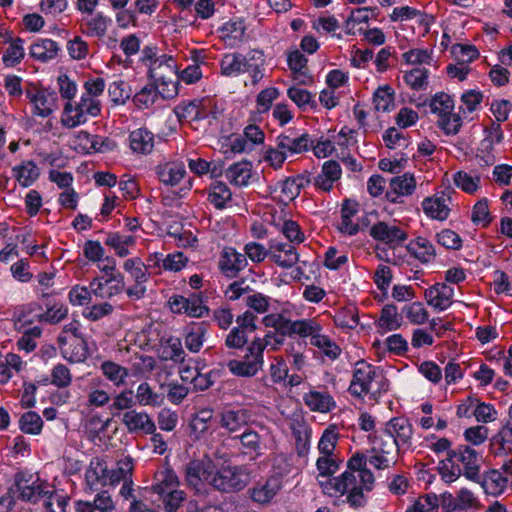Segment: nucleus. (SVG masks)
<instances>
[{"label":"nucleus","instance_id":"obj_1","mask_svg":"<svg viewBox=\"0 0 512 512\" xmlns=\"http://www.w3.org/2000/svg\"><path fill=\"white\" fill-rule=\"evenodd\" d=\"M367 459L364 454L356 453L347 462V470L333 479L320 480L325 494L331 497L347 495V502L353 508L366 504L364 492L373 489L374 475L366 468Z\"/></svg>","mask_w":512,"mask_h":512},{"label":"nucleus","instance_id":"obj_2","mask_svg":"<svg viewBox=\"0 0 512 512\" xmlns=\"http://www.w3.org/2000/svg\"><path fill=\"white\" fill-rule=\"evenodd\" d=\"M439 473L447 483L456 481L461 475L479 483L480 455L475 449L467 445H460L449 451L448 457L439 462Z\"/></svg>","mask_w":512,"mask_h":512},{"label":"nucleus","instance_id":"obj_3","mask_svg":"<svg viewBox=\"0 0 512 512\" xmlns=\"http://www.w3.org/2000/svg\"><path fill=\"white\" fill-rule=\"evenodd\" d=\"M284 343L282 336L275 330L269 331L263 338L256 337L247 347V352L241 360L232 359L227 363V368L237 377L250 378L255 376L263 367V352L267 346L276 349Z\"/></svg>","mask_w":512,"mask_h":512},{"label":"nucleus","instance_id":"obj_4","mask_svg":"<svg viewBox=\"0 0 512 512\" xmlns=\"http://www.w3.org/2000/svg\"><path fill=\"white\" fill-rule=\"evenodd\" d=\"M313 141L308 133L287 129L276 137V146L265 151L264 160L275 169L281 168L289 156L301 154L310 149Z\"/></svg>","mask_w":512,"mask_h":512},{"label":"nucleus","instance_id":"obj_5","mask_svg":"<svg viewBox=\"0 0 512 512\" xmlns=\"http://www.w3.org/2000/svg\"><path fill=\"white\" fill-rule=\"evenodd\" d=\"M264 63L263 52L251 50L246 55L238 52L225 54L220 62V67L221 73L227 77L247 72L252 78V83L256 85L263 78Z\"/></svg>","mask_w":512,"mask_h":512},{"label":"nucleus","instance_id":"obj_6","mask_svg":"<svg viewBox=\"0 0 512 512\" xmlns=\"http://www.w3.org/2000/svg\"><path fill=\"white\" fill-rule=\"evenodd\" d=\"M250 471L245 465H227L219 470L213 468L210 486L222 493L243 490L249 483Z\"/></svg>","mask_w":512,"mask_h":512},{"label":"nucleus","instance_id":"obj_7","mask_svg":"<svg viewBox=\"0 0 512 512\" xmlns=\"http://www.w3.org/2000/svg\"><path fill=\"white\" fill-rule=\"evenodd\" d=\"M14 488L17 499L36 504L43 498H50L53 491L46 481L27 471H19L14 476Z\"/></svg>","mask_w":512,"mask_h":512},{"label":"nucleus","instance_id":"obj_8","mask_svg":"<svg viewBox=\"0 0 512 512\" xmlns=\"http://www.w3.org/2000/svg\"><path fill=\"white\" fill-rule=\"evenodd\" d=\"M101 112V103L93 97L81 96L80 101L76 103L67 102L64 105L61 117L63 126L72 129L85 124L88 116L97 117Z\"/></svg>","mask_w":512,"mask_h":512},{"label":"nucleus","instance_id":"obj_9","mask_svg":"<svg viewBox=\"0 0 512 512\" xmlns=\"http://www.w3.org/2000/svg\"><path fill=\"white\" fill-rule=\"evenodd\" d=\"M377 369L367 363L365 360H360L355 363L353 370V378L350 383L348 391L351 395L356 397H362L363 395L371 393L376 395L380 392V389H373L374 385L378 383L379 378Z\"/></svg>","mask_w":512,"mask_h":512},{"label":"nucleus","instance_id":"obj_10","mask_svg":"<svg viewBox=\"0 0 512 512\" xmlns=\"http://www.w3.org/2000/svg\"><path fill=\"white\" fill-rule=\"evenodd\" d=\"M215 465L210 458L191 459L182 466L185 485L200 492L204 484H210Z\"/></svg>","mask_w":512,"mask_h":512},{"label":"nucleus","instance_id":"obj_11","mask_svg":"<svg viewBox=\"0 0 512 512\" xmlns=\"http://www.w3.org/2000/svg\"><path fill=\"white\" fill-rule=\"evenodd\" d=\"M124 270L130 275L134 281V285L125 288L127 296L134 300L144 297L147 289L146 282L149 279L150 272L147 271L145 263L139 257L127 259L123 264Z\"/></svg>","mask_w":512,"mask_h":512},{"label":"nucleus","instance_id":"obj_12","mask_svg":"<svg viewBox=\"0 0 512 512\" xmlns=\"http://www.w3.org/2000/svg\"><path fill=\"white\" fill-rule=\"evenodd\" d=\"M173 313L186 314L189 317L201 318L209 314V308L204 305L202 293H191L189 297L182 295L171 296L168 301Z\"/></svg>","mask_w":512,"mask_h":512},{"label":"nucleus","instance_id":"obj_13","mask_svg":"<svg viewBox=\"0 0 512 512\" xmlns=\"http://www.w3.org/2000/svg\"><path fill=\"white\" fill-rule=\"evenodd\" d=\"M26 97L33 104L35 114L41 117L49 116L57 107L55 91L31 87L26 89Z\"/></svg>","mask_w":512,"mask_h":512},{"label":"nucleus","instance_id":"obj_14","mask_svg":"<svg viewBox=\"0 0 512 512\" xmlns=\"http://www.w3.org/2000/svg\"><path fill=\"white\" fill-rule=\"evenodd\" d=\"M283 481L280 475H271L260 480L248 490L250 498L258 504L270 503L282 489Z\"/></svg>","mask_w":512,"mask_h":512},{"label":"nucleus","instance_id":"obj_15","mask_svg":"<svg viewBox=\"0 0 512 512\" xmlns=\"http://www.w3.org/2000/svg\"><path fill=\"white\" fill-rule=\"evenodd\" d=\"M316 328L317 320L315 318L291 320L284 316L283 320L280 321L276 331L282 336V339H284L286 336H299L301 338H308Z\"/></svg>","mask_w":512,"mask_h":512},{"label":"nucleus","instance_id":"obj_16","mask_svg":"<svg viewBox=\"0 0 512 512\" xmlns=\"http://www.w3.org/2000/svg\"><path fill=\"white\" fill-rule=\"evenodd\" d=\"M61 354L71 363L84 362L88 356V346L84 337L69 339L66 335L57 338Z\"/></svg>","mask_w":512,"mask_h":512},{"label":"nucleus","instance_id":"obj_17","mask_svg":"<svg viewBox=\"0 0 512 512\" xmlns=\"http://www.w3.org/2000/svg\"><path fill=\"white\" fill-rule=\"evenodd\" d=\"M370 236L390 247L398 246L407 239V233L403 229L383 221L377 222L370 228Z\"/></svg>","mask_w":512,"mask_h":512},{"label":"nucleus","instance_id":"obj_18","mask_svg":"<svg viewBox=\"0 0 512 512\" xmlns=\"http://www.w3.org/2000/svg\"><path fill=\"white\" fill-rule=\"evenodd\" d=\"M269 252L271 260L282 268H291L299 260V254L292 243L272 239L269 241Z\"/></svg>","mask_w":512,"mask_h":512},{"label":"nucleus","instance_id":"obj_19","mask_svg":"<svg viewBox=\"0 0 512 512\" xmlns=\"http://www.w3.org/2000/svg\"><path fill=\"white\" fill-rule=\"evenodd\" d=\"M248 265L246 256L235 248L225 247L220 255L218 266L220 271L229 278L236 277Z\"/></svg>","mask_w":512,"mask_h":512},{"label":"nucleus","instance_id":"obj_20","mask_svg":"<svg viewBox=\"0 0 512 512\" xmlns=\"http://www.w3.org/2000/svg\"><path fill=\"white\" fill-rule=\"evenodd\" d=\"M412 435V425L406 418L395 417L385 425L384 436H391L404 450L411 447Z\"/></svg>","mask_w":512,"mask_h":512},{"label":"nucleus","instance_id":"obj_21","mask_svg":"<svg viewBox=\"0 0 512 512\" xmlns=\"http://www.w3.org/2000/svg\"><path fill=\"white\" fill-rule=\"evenodd\" d=\"M452 199L449 194L442 191L433 197L426 198L423 203L424 213L431 219L444 221L449 217Z\"/></svg>","mask_w":512,"mask_h":512},{"label":"nucleus","instance_id":"obj_22","mask_svg":"<svg viewBox=\"0 0 512 512\" xmlns=\"http://www.w3.org/2000/svg\"><path fill=\"white\" fill-rule=\"evenodd\" d=\"M235 439H239L241 451L245 455H249L251 459H257L264 455L266 445L263 436L251 428H246Z\"/></svg>","mask_w":512,"mask_h":512},{"label":"nucleus","instance_id":"obj_23","mask_svg":"<svg viewBox=\"0 0 512 512\" xmlns=\"http://www.w3.org/2000/svg\"><path fill=\"white\" fill-rule=\"evenodd\" d=\"M454 289L446 283H436L425 291L428 305L443 311L452 304Z\"/></svg>","mask_w":512,"mask_h":512},{"label":"nucleus","instance_id":"obj_24","mask_svg":"<svg viewBox=\"0 0 512 512\" xmlns=\"http://www.w3.org/2000/svg\"><path fill=\"white\" fill-rule=\"evenodd\" d=\"M177 75L176 62L172 56L162 54L149 63V77L153 82L175 78Z\"/></svg>","mask_w":512,"mask_h":512},{"label":"nucleus","instance_id":"obj_25","mask_svg":"<svg viewBox=\"0 0 512 512\" xmlns=\"http://www.w3.org/2000/svg\"><path fill=\"white\" fill-rule=\"evenodd\" d=\"M122 422L130 433L143 432L147 434L156 431L154 421L145 412L127 411L123 414Z\"/></svg>","mask_w":512,"mask_h":512},{"label":"nucleus","instance_id":"obj_26","mask_svg":"<svg viewBox=\"0 0 512 512\" xmlns=\"http://www.w3.org/2000/svg\"><path fill=\"white\" fill-rule=\"evenodd\" d=\"M416 188V180L413 174L405 173L390 181V190L386 192V198L392 203H398L401 196L411 195Z\"/></svg>","mask_w":512,"mask_h":512},{"label":"nucleus","instance_id":"obj_27","mask_svg":"<svg viewBox=\"0 0 512 512\" xmlns=\"http://www.w3.org/2000/svg\"><path fill=\"white\" fill-rule=\"evenodd\" d=\"M180 480L177 473L169 466H164L155 473L152 491L158 495L179 490Z\"/></svg>","mask_w":512,"mask_h":512},{"label":"nucleus","instance_id":"obj_28","mask_svg":"<svg viewBox=\"0 0 512 512\" xmlns=\"http://www.w3.org/2000/svg\"><path fill=\"white\" fill-rule=\"evenodd\" d=\"M85 480L90 491H95L99 486H105L109 482L108 467L104 460L93 458L85 473Z\"/></svg>","mask_w":512,"mask_h":512},{"label":"nucleus","instance_id":"obj_29","mask_svg":"<svg viewBox=\"0 0 512 512\" xmlns=\"http://www.w3.org/2000/svg\"><path fill=\"white\" fill-rule=\"evenodd\" d=\"M290 429L295 439V449L298 456H307L310 450L311 427L304 420L295 419L291 422Z\"/></svg>","mask_w":512,"mask_h":512},{"label":"nucleus","instance_id":"obj_30","mask_svg":"<svg viewBox=\"0 0 512 512\" xmlns=\"http://www.w3.org/2000/svg\"><path fill=\"white\" fill-rule=\"evenodd\" d=\"M250 414L246 409H224L220 413V426L230 433L240 431L249 422Z\"/></svg>","mask_w":512,"mask_h":512},{"label":"nucleus","instance_id":"obj_31","mask_svg":"<svg viewBox=\"0 0 512 512\" xmlns=\"http://www.w3.org/2000/svg\"><path fill=\"white\" fill-rule=\"evenodd\" d=\"M303 401L314 412L327 413L336 407L333 397L326 391L310 390L303 395Z\"/></svg>","mask_w":512,"mask_h":512},{"label":"nucleus","instance_id":"obj_32","mask_svg":"<svg viewBox=\"0 0 512 512\" xmlns=\"http://www.w3.org/2000/svg\"><path fill=\"white\" fill-rule=\"evenodd\" d=\"M112 23V19L102 12L92 14L90 17L83 19L81 24L82 31L90 37L103 38L109 26Z\"/></svg>","mask_w":512,"mask_h":512},{"label":"nucleus","instance_id":"obj_33","mask_svg":"<svg viewBox=\"0 0 512 512\" xmlns=\"http://www.w3.org/2000/svg\"><path fill=\"white\" fill-rule=\"evenodd\" d=\"M490 451L494 455H507L512 453V421L508 420L491 439Z\"/></svg>","mask_w":512,"mask_h":512},{"label":"nucleus","instance_id":"obj_34","mask_svg":"<svg viewBox=\"0 0 512 512\" xmlns=\"http://www.w3.org/2000/svg\"><path fill=\"white\" fill-rule=\"evenodd\" d=\"M323 328L319 321H317V328L309 335L311 345L319 348L324 355L331 360H335L341 353V348L333 342L328 336L322 334Z\"/></svg>","mask_w":512,"mask_h":512},{"label":"nucleus","instance_id":"obj_35","mask_svg":"<svg viewBox=\"0 0 512 512\" xmlns=\"http://www.w3.org/2000/svg\"><path fill=\"white\" fill-rule=\"evenodd\" d=\"M159 180L169 186L177 185L186 175L185 165L182 162H168L157 167Z\"/></svg>","mask_w":512,"mask_h":512},{"label":"nucleus","instance_id":"obj_36","mask_svg":"<svg viewBox=\"0 0 512 512\" xmlns=\"http://www.w3.org/2000/svg\"><path fill=\"white\" fill-rule=\"evenodd\" d=\"M104 261L105 264L99 265L98 267L100 271L104 272L106 275L104 279L105 284L114 283V285L111 286L112 291L109 293V296L120 294L125 290L124 276L116 272V261L113 257L108 256Z\"/></svg>","mask_w":512,"mask_h":512},{"label":"nucleus","instance_id":"obj_37","mask_svg":"<svg viewBox=\"0 0 512 512\" xmlns=\"http://www.w3.org/2000/svg\"><path fill=\"white\" fill-rule=\"evenodd\" d=\"M130 147L136 153L149 154L154 147V135L145 128L134 130L129 136Z\"/></svg>","mask_w":512,"mask_h":512},{"label":"nucleus","instance_id":"obj_38","mask_svg":"<svg viewBox=\"0 0 512 512\" xmlns=\"http://www.w3.org/2000/svg\"><path fill=\"white\" fill-rule=\"evenodd\" d=\"M58 44L51 39H38L30 47V55L36 60L47 62L55 58L59 51Z\"/></svg>","mask_w":512,"mask_h":512},{"label":"nucleus","instance_id":"obj_39","mask_svg":"<svg viewBox=\"0 0 512 512\" xmlns=\"http://www.w3.org/2000/svg\"><path fill=\"white\" fill-rule=\"evenodd\" d=\"M408 252L422 263H429L436 256L433 244L423 237H418L407 246Z\"/></svg>","mask_w":512,"mask_h":512},{"label":"nucleus","instance_id":"obj_40","mask_svg":"<svg viewBox=\"0 0 512 512\" xmlns=\"http://www.w3.org/2000/svg\"><path fill=\"white\" fill-rule=\"evenodd\" d=\"M225 176L233 185L246 186L252 176L251 164L249 162L234 163L226 170Z\"/></svg>","mask_w":512,"mask_h":512},{"label":"nucleus","instance_id":"obj_41","mask_svg":"<svg viewBox=\"0 0 512 512\" xmlns=\"http://www.w3.org/2000/svg\"><path fill=\"white\" fill-rule=\"evenodd\" d=\"M12 171L14 177L23 187L31 186L40 175L39 168L32 161L23 162L15 166Z\"/></svg>","mask_w":512,"mask_h":512},{"label":"nucleus","instance_id":"obj_42","mask_svg":"<svg viewBox=\"0 0 512 512\" xmlns=\"http://www.w3.org/2000/svg\"><path fill=\"white\" fill-rule=\"evenodd\" d=\"M339 440L338 427L335 424L329 425L322 433L318 442V451L320 455H336L335 449Z\"/></svg>","mask_w":512,"mask_h":512},{"label":"nucleus","instance_id":"obj_43","mask_svg":"<svg viewBox=\"0 0 512 512\" xmlns=\"http://www.w3.org/2000/svg\"><path fill=\"white\" fill-rule=\"evenodd\" d=\"M232 199V193L224 182H215L209 188L208 201L216 208L223 209Z\"/></svg>","mask_w":512,"mask_h":512},{"label":"nucleus","instance_id":"obj_44","mask_svg":"<svg viewBox=\"0 0 512 512\" xmlns=\"http://www.w3.org/2000/svg\"><path fill=\"white\" fill-rule=\"evenodd\" d=\"M402 316L398 313L394 304H387L381 310L378 319V327L386 331L397 330L401 327Z\"/></svg>","mask_w":512,"mask_h":512},{"label":"nucleus","instance_id":"obj_45","mask_svg":"<svg viewBox=\"0 0 512 512\" xmlns=\"http://www.w3.org/2000/svg\"><path fill=\"white\" fill-rule=\"evenodd\" d=\"M507 478L498 470L487 472L480 482L485 491L489 494L497 495L504 491L507 486Z\"/></svg>","mask_w":512,"mask_h":512},{"label":"nucleus","instance_id":"obj_46","mask_svg":"<svg viewBox=\"0 0 512 512\" xmlns=\"http://www.w3.org/2000/svg\"><path fill=\"white\" fill-rule=\"evenodd\" d=\"M73 142L76 145V148H79L81 151L90 153L94 152H102L104 141L101 138L91 135L87 131H79L74 135Z\"/></svg>","mask_w":512,"mask_h":512},{"label":"nucleus","instance_id":"obj_47","mask_svg":"<svg viewBox=\"0 0 512 512\" xmlns=\"http://www.w3.org/2000/svg\"><path fill=\"white\" fill-rule=\"evenodd\" d=\"M135 398L142 406H160L163 402V395L153 391L147 382H142L136 390Z\"/></svg>","mask_w":512,"mask_h":512},{"label":"nucleus","instance_id":"obj_48","mask_svg":"<svg viewBox=\"0 0 512 512\" xmlns=\"http://www.w3.org/2000/svg\"><path fill=\"white\" fill-rule=\"evenodd\" d=\"M159 96L158 87L152 82L134 95L133 102L138 108L147 109L155 103Z\"/></svg>","mask_w":512,"mask_h":512},{"label":"nucleus","instance_id":"obj_49","mask_svg":"<svg viewBox=\"0 0 512 512\" xmlns=\"http://www.w3.org/2000/svg\"><path fill=\"white\" fill-rule=\"evenodd\" d=\"M100 369L103 375L116 386L122 385L128 377V370L112 361H104Z\"/></svg>","mask_w":512,"mask_h":512},{"label":"nucleus","instance_id":"obj_50","mask_svg":"<svg viewBox=\"0 0 512 512\" xmlns=\"http://www.w3.org/2000/svg\"><path fill=\"white\" fill-rule=\"evenodd\" d=\"M373 103L377 111H390L394 105V90L391 86L379 87L373 94Z\"/></svg>","mask_w":512,"mask_h":512},{"label":"nucleus","instance_id":"obj_51","mask_svg":"<svg viewBox=\"0 0 512 512\" xmlns=\"http://www.w3.org/2000/svg\"><path fill=\"white\" fill-rule=\"evenodd\" d=\"M341 463L342 460L337 455H321L316 461L319 476L326 478V480L331 479L330 476L339 470Z\"/></svg>","mask_w":512,"mask_h":512},{"label":"nucleus","instance_id":"obj_52","mask_svg":"<svg viewBox=\"0 0 512 512\" xmlns=\"http://www.w3.org/2000/svg\"><path fill=\"white\" fill-rule=\"evenodd\" d=\"M133 470L132 460L130 457H125L124 459H120L117 462V468L115 470L108 469V484L114 485L119 483L120 481H128V478L131 477Z\"/></svg>","mask_w":512,"mask_h":512},{"label":"nucleus","instance_id":"obj_53","mask_svg":"<svg viewBox=\"0 0 512 512\" xmlns=\"http://www.w3.org/2000/svg\"><path fill=\"white\" fill-rule=\"evenodd\" d=\"M20 430L26 434L37 435L43 427V420L40 415L34 411L24 413L19 420Z\"/></svg>","mask_w":512,"mask_h":512},{"label":"nucleus","instance_id":"obj_54","mask_svg":"<svg viewBox=\"0 0 512 512\" xmlns=\"http://www.w3.org/2000/svg\"><path fill=\"white\" fill-rule=\"evenodd\" d=\"M401 449L399 444L391 436H384L383 431L379 436L374 437L371 453H383L394 456V454L398 453Z\"/></svg>","mask_w":512,"mask_h":512},{"label":"nucleus","instance_id":"obj_55","mask_svg":"<svg viewBox=\"0 0 512 512\" xmlns=\"http://www.w3.org/2000/svg\"><path fill=\"white\" fill-rule=\"evenodd\" d=\"M402 312L409 322L414 325L424 324L429 318V313L421 302H413L409 305H405Z\"/></svg>","mask_w":512,"mask_h":512},{"label":"nucleus","instance_id":"obj_56","mask_svg":"<svg viewBox=\"0 0 512 512\" xmlns=\"http://www.w3.org/2000/svg\"><path fill=\"white\" fill-rule=\"evenodd\" d=\"M454 184L468 194H474L480 185L479 176H471L467 172L458 171L453 177Z\"/></svg>","mask_w":512,"mask_h":512},{"label":"nucleus","instance_id":"obj_57","mask_svg":"<svg viewBox=\"0 0 512 512\" xmlns=\"http://www.w3.org/2000/svg\"><path fill=\"white\" fill-rule=\"evenodd\" d=\"M205 332L204 323H200L186 334L185 346L190 352L197 353L200 351L203 346Z\"/></svg>","mask_w":512,"mask_h":512},{"label":"nucleus","instance_id":"obj_58","mask_svg":"<svg viewBox=\"0 0 512 512\" xmlns=\"http://www.w3.org/2000/svg\"><path fill=\"white\" fill-rule=\"evenodd\" d=\"M405 83L414 90L425 89L428 85V71L424 68L416 67L404 74Z\"/></svg>","mask_w":512,"mask_h":512},{"label":"nucleus","instance_id":"obj_59","mask_svg":"<svg viewBox=\"0 0 512 512\" xmlns=\"http://www.w3.org/2000/svg\"><path fill=\"white\" fill-rule=\"evenodd\" d=\"M430 108L432 113L437 114L438 117L445 116L453 111L454 101L448 94L439 93L432 98Z\"/></svg>","mask_w":512,"mask_h":512},{"label":"nucleus","instance_id":"obj_60","mask_svg":"<svg viewBox=\"0 0 512 512\" xmlns=\"http://www.w3.org/2000/svg\"><path fill=\"white\" fill-rule=\"evenodd\" d=\"M68 308L64 305H53L49 307L45 312L35 315V319L39 322H47L50 324H56L67 317Z\"/></svg>","mask_w":512,"mask_h":512},{"label":"nucleus","instance_id":"obj_61","mask_svg":"<svg viewBox=\"0 0 512 512\" xmlns=\"http://www.w3.org/2000/svg\"><path fill=\"white\" fill-rule=\"evenodd\" d=\"M437 124L446 135H456L462 126V119L459 114L452 111L445 116L439 117Z\"/></svg>","mask_w":512,"mask_h":512},{"label":"nucleus","instance_id":"obj_62","mask_svg":"<svg viewBox=\"0 0 512 512\" xmlns=\"http://www.w3.org/2000/svg\"><path fill=\"white\" fill-rule=\"evenodd\" d=\"M42 329L38 326H34L26 330L23 335L17 341V347L19 350H23L26 353L33 351L36 346V340L41 337Z\"/></svg>","mask_w":512,"mask_h":512},{"label":"nucleus","instance_id":"obj_63","mask_svg":"<svg viewBox=\"0 0 512 512\" xmlns=\"http://www.w3.org/2000/svg\"><path fill=\"white\" fill-rule=\"evenodd\" d=\"M198 105L199 102L196 100L190 102H181L174 108V113L180 122L197 121Z\"/></svg>","mask_w":512,"mask_h":512},{"label":"nucleus","instance_id":"obj_64","mask_svg":"<svg viewBox=\"0 0 512 512\" xmlns=\"http://www.w3.org/2000/svg\"><path fill=\"white\" fill-rule=\"evenodd\" d=\"M288 97L301 109L305 110L307 106L316 107V102L312 94L301 88L290 87L287 91Z\"/></svg>","mask_w":512,"mask_h":512}]
</instances>
